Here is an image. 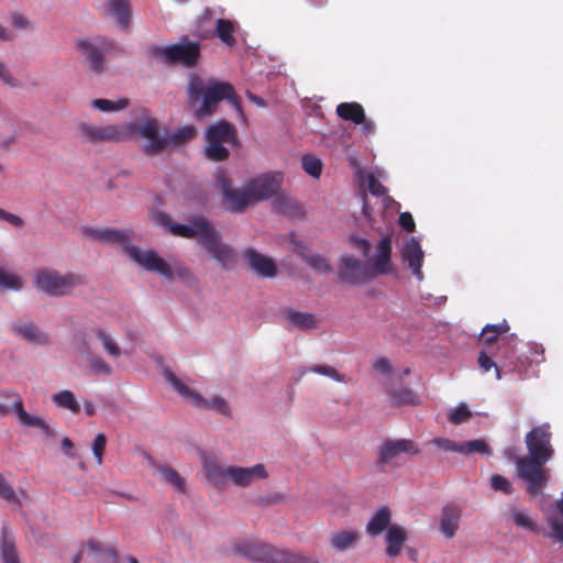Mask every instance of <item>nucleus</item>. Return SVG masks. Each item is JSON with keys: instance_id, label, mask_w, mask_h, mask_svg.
I'll return each mask as SVG.
<instances>
[{"instance_id": "f8f14e48", "label": "nucleus", "mask_w": 563, "mask_h": 563, "mask_svg": "<svg viewBox=\"0 0 563 563\" xmlns=\"http://www.w3.org/2000/svg\"><path fill=\"white\" fill-rule=\"evenodd\" d=\"M217 185L222 194V203L227 210L241 213L251 206L250 194L247 187L234 188L225 173L221 172L217 175Z\"/></svg>"}, {"instance_id": "864d4df0", "label": "nucleus", "mask_w": 563, "mask_h": 563, "mask_svg": "<svg viewBox=\"0 0 563 563\" xmlns=\"http://www.w3.org/2000/svg\"><path fill=\"white\" fill-rule=\"evenodd\" d=\"M107 444V438L103 433H98L92 443V453L98 465L103 462V453Z\"/></svg>"}, {"instance_id": "39448f33", "label": "nucleus", "mask_w": 563, "mask_h": 563, "mask_svg": "<svg viewBox=\"0 0 563 563\" xmlns=\"http://www.w3.org/2000/svg\"><path fill=\"white\" fill-rule=\"evenodd\" d=\"M76 51L82 56L89 70L101 75L107 69L106 56L120 52L115 42L106 36L78 38L75 42Z\"/></svg>"}, {"instance_id": "69168bd1", "label": "nucleus", "mask_w": 563, "mask_h": 563, "mask_svg": "<svg viewBox=\"0 0 563 563\" xmlns=\"http://www.w3.org/2000/svg\"><path fill=\"white\" fill-rule=\"evenodd\" d=\"M118 552L113 548L106 549L101 554L100 563H118Z\"/></svg>"}, {"instance_id": "09e8293b", "label": "nucleus", "mask_w": 563, "mask_h": 563, "mask_svg": "<svg viewBox=\"0 0 563 563\" xmlns=\"http://www.w3.org/2000/svg\"><path fill=\"white\" fill-rule=\"evenodd\" d=\"M89 367L95 375L110 376L112 367L100 356H92L88 360Z\"/></svg>"}, {"instance_id": "0e129e2a", "label": "nucleus", "mask_w": 563, "mask_h": 563, "mask_svg": "<svg viewBox=\"0 0 563 563\" xmlns=\"http://www.w3.org/2000/svg\"><path fill=\"white\" fill-rule=\"evenodd\" d=\"M374 368L383 374H389L391 372V364L388 358L379 357L374 362Z\"/></svg>"}, {"instance_id": "680f3d73", "label": "nucleus", "mask_w": 563, "mask_h": 563, "mask_svg": "<svg viewBox=\"0 0 563 563\" xmlns=\"http://www.w3.org/2000/svg\"><path fill=\"white\" fill-rule=\"evenodd\" d=\"M399 224L406 232H413L416 230L415 220L409 212H402L399 216Z\"/></svg>"}, {"instance_id": "7ed1b4c3", "label": "nucleus", "mask_w": 563, "mask_h": 563, "mask_svg": "<svg viewBox=\"0 0 563 563\" xmlns=\"http://www.w3.org/2000/svg\"><path fill=\"white\" fill-rule=\"evenodd\" d=\"M235 554L253 562L262 563H320L318 560L299 552L277 548L261 541H241L233 544Z\"/></svg>"}, {"instance_id": "f3484780", "label": "nucleus", "mask_w": 563, "mask_h": 563, "mask_svg": "<svg viewBox=\"0 0 563 563\" xmlns=\"http://www.w3.org/2000/svg\"><path fill=\"white\" fill-rule=\"evenodd\" d=\"M246 187L251 203H254L275 196L280 188V180L276 175H262L251 179Z\"/></svg>"}, {"instance_id": "b1692460", "label": "nucleus", "mask_w": 563, "mask_h": 563, "mask_svg": "<svg viewBox=\"0 0 563 563\" xmlns=\"http://www.w3.org/2000/svg\"><path fill=\"white\" fill-rule=\"evenodd\" d=\"M408 538L407 530L399 525H391L386 532V554L396 558L401 553Z\"/></svg>"}, {"instance_id": "4c0bfd02", "label": "nucleus", "mask_w": 563, "mask_h": 563, "mask_svg": "<svg viewBox=\"0 0 563 563\" xmlns=\"http://www.w3.org/2000/svg\"><path fill=\"white\" fill-rule=\"evenodd\" d=\"M234 24L230 20L218 19L216 23L217 36L228 46L232 47L236 44V40L233 35Z\"/></svg>"}, {"instance_id": "423d86ee", "label": "nucleus", "mask_w": 563, "mask_h": 563, "mask_svg": "<svg viewBox=\"0 0 563 563\" xmlns=\"http://www.w3.org/2000/svg\"><path fill=\"white\" fill-rule=\"evenodd\" d=\"M236 142V129L227 120H220L206 130V155L214 162L225 161L230 152L223 144Z\"/></svg>"}, {"instance_id": "f03ea898", "label": "nucleus", "mask_w": 563, "mask_h": 563, "mask_svg": "<svg viewBox=\"0 0 563 563\" xmlns=\"http://www.w3.org/2000/svg\"><path fill=\"white\" fill-rule=\"evenodd\" d=\"M187 95L192 106L200 101V107L196 109L197 118L212 115L218 103L222 100H228L240 110V99L234 87L227 81L210 79L206 84L200 76L191 74L187 86Z\"/></svg>"}, {"instance_id": "3c124183", "label": "nucleus", "mask_w": 563, "mask_h": 563, "mask_svg": "<svg viewBox=\"0 0 563 563\" xmlns=\"http://www.w3.org/2000/svg\"><path fill=\"white\" fill-rule=\"evenodd\" d=\"M478 365L481 369L485 373L489 372L492 368H495L496 378H501V369L500 366L495 362L492 356H489L485 351H482L478 355Z\"/></svg>"}, {"instance_id": "20e7f679", "label": "nucleus", "mask_w": 563, "mask_h": 563, "mask_svg": "<svg viewBox=\"0 0 563 563\" xmlns=\"http://www.w3.org/2000/svg\"><path fill=\"white\" fill-rule=\"evenodd\" d=\"M33 283L37 290L51 297H63L85 285L86 278L78 273L70 272L63 275L55 269L41 268L35 273Z\"/></svg>"}, {"instance_id": "f257e3e1", "label": "nucleus", "mask_w": 563, "mask_h": 563, "mask_svg": "<svg viewBox=\"0 0 563 563\" xmlns=\"http://www.w3.org/2000/svg\"><path fill=\"white\" fill-rule=\"evenodd\" d=\"M84 232L101 244L121 247L131 260L148 272L157 273L166 278H172L174 275L170 265L156 252L143 251L131 245V231L113 228H85Z\"/></svg>"}, {"instance_id": "0eeeda50", "label": "nucleus", "mask_w": 563, "mask_h": 563, "mask_svg": "<svg viewBox=\"0 0 563 563\" xmlns=\"http://www.w3.org/2000/svg\"><path fill=\"white\" fill-rule=\"evenodd\" d=\"M153 54L167 64L192 68L200 59V43L190 41L188 36H181L176 44L153 47Z\"/></svg>"}, {"instance_id": "5701e85b", "label": "nucleus", "mask_w": 563, "mask_h": 563, "mask_svg": "<svg viewBox=\"0 0 563 563\" xmlns=\"http://www.w3.org/2000/svg\"><path fill=\"white\" fill-rule=\"evenodd\" d=\"M402 258L408 264V267L411 269L412 274L417 276L419 279L422 278V261H423V252L419 242L416 239H410L402 251Z\"/></svg>"}, {"instance_id": "338daca9", "label": "nucleus", "mask_w": 563, "mask_h": 563, "mask_svg": "<svg viewBox=\"0 0 563 563\" xmlns=\"http://www.w3.org/2000/svg\"><path fill=\"white\" fill-rule=\"evenodd\" d=\"M354 244L362 251L364 256H367L371 251V244L366 239L354 238Z\"/></svg>"}, {"instance_id": "9d476101", "label": "nucleus", "mask_w": 563, "mask_h": 563, "mask_svg": "<svg viewBox=\"0 0 563 563\" xmlns=\"http://www.w3.org/2000/svg\"><path fill=\"white\" fill-rule=\"evenodd\" d=\"M156 220L159 225L165 227L173 235L185 239H198L201 244L211 228L213 227L205 217H194L189 220V224L176 223L164 212H158Z\"/></svg>"}, {"instance_id": "4d7b16f0", "label": "nucleus", "mask_w": 563, "mask_h": 563, "mask_svg": "<svg viewBox=\"0 0 563 563\" xmlns=\"http://www.w3.org/2000/svg\"><path fill=\"white\" fill-rule=\"evenodd\" d=\"M490 486L494 490L510 494L512 492L511 483L504 476L495 474L490 478Z\"/></svg>"}, {"instance_id": "72a5a7b5", "label": "nucleus", "mask_w": 563, "mask_h": 563, "mask_svg": "<svg viewBox=\"0 0 563 563\" xmlns=\"http://www.w3.org/2000/svg\"><path fill=\"white\" fill-rule=\"evenodd\" d=\"M91 333L101 343L103 350L111 357H119L121 355V349L111 334L102 328L91 329Z\"/></svg>"}, {"instance_id": "a211bd4d", "label": "nucleus", "mask_w": 563, "mask_h": 563, "mask_svg": "<svg viewBox=\"0 0 563 563\" xmlns=\"http://www.w3.org/2000/svg\"><path fill=\"white\" fill-rule=\"evenodd\" d=\"M340 278L351 285H360L371 278L368 268L352 256H344L340 261Z\"/></svg>"}, {"instance_id": "a18cd8bd", "label": "nucleus", "mask_w": 563, "mask_h": 563, "mask_svg": "<svg viewBox=\"0 0 563 563\" xmlns=\"http://www.w3.org/2000/svg\"><path fill=\"white\" fill-rule=\"evenodd\" d=\"M196 135V129L192 125H186L183 128H179L175 133L172 135H168L169 139V145H178L181 143H185L187 141H190Z\"/></svg>"}, {"instance_id": "e2e57ef3", "label": "nucleus", "mask_w": 563, "mask_h": 563, "mask_svg": "<svg viewBox=\"0 0 563 563\" xmlns=\"http://www.w3.org/2000/svg\"><path fill=\"white\" fill-rule=\"evenodd\" d=\"M0 219L9 222L11 225L15 228H22L24 225V221L21 217L10 213L0 208Z\"/></svg>"}, {"instance_id": "a878e982", "label": "nucleus", "mask_w": 563, "mask_h": 563, "mask_svg": "<svg viewBox=\"0 0 563 563\" xmlns=\"http://www.w3.org/2000/svg\"><path fill=\"white\" fill-rule=\"evenodd\" d=\"M391 265V238L383 236L377 245V253L374 258V271L376 274H386Z\"/></svg>"}, {"instance_id": "de8ad7c7", "label": "nucleus", "mask_w": 563, "mask_h": 563, "mask_svg": "<svg viewBox=\"0 0 563 563\" xmlns=\"http://www.w3.org/2000/svg\"><path fill=\"white\" fill-rule=\"evenodd\" d=\"M472 417V412L466 404H460L449 413V421L453 424L466 422Z\"/></svg>"}, {"instance_id": "4468645a", "label": "nucleus", "mask_w": 563, "mask_h": 563, "mask_svg": "<svg viewBox=\"0 0 563 563\" xmlns=\"http://www.w3.org/2000/svg\"><path fill=\"white\" fill-rule=\"evenodd\" d=\"M420 452L418 445L409 439L386 440L377 452V463L384 467L398 460L400 454L417 455Z\"/></svg>"}, {"instance_id": "c756f323", "label": "nucleus", "mask_w": 563, "mask_h": 563, "mask_svg": "<svg viewBox=\"0 0 563 563\" xmlns=\"http://www.w3.org/2000/svg\"><path fill=\"white\" fill-rule=\"evenodd\" d=\"M391 522V511L389 507L382 506L371 518V520L366 525V533L371 537H377L383 531L390 527Z\"/></svg>"}, {"instance_id": "e433bc0d", "label": "nucleus", "mask_w": 563, "mask_h": 563, "mask_svg": "<svg viewBox=\"0 0 563 563\" xmlns=\"http://www.w3.org/2000/svg\"><path fill=\"white\" fill-rule=\"evenodd\" d=\"M52 399H53L54 404L59 408L68 409L73 413H79V411H80V406H79L74 393L70 390L65 389L57 394H54Z\"/></svg>"}, {"instance_id": "052dcab7", "label": "nucleus", "mask_w": 563, "mask_h": 563, "mask_svg": "<svg viewBox=\"0 0 563 563\" xmlns=\"http://www.w3.org/2000/svg\"><path fill=\"white\" fill-rule=\"evenodd\" d=\"M0 79L10 87H19V81L12 76L7 65L0 62Z\"/></svg>"}, {"instance_id": "cd10ccee", "label": "nucleus", "mask_w": 563, "mask_h": 563, "mask_svg": "<svg viewBox=\"0 0 563 563\" xmlns=\"http://www.w3.org/2000/svg\"><path fill=\"white\" fill-rule=\"evenodd\" d=\"M0 558L2 563H21L14 537L7 527L1 532Z\"/></svg>"}, {"instance_id": "a19ab883", "label": "nucleus", "mask_w": 563, "mask_h": 563, "mask_svg": "<svg viewBox=\"0 0 563 563\" xmlns=\"http://www.w3.org/2000/svg\"><path fill=\"white\" fill-rule=\"evenodd\" d=\"M459 453L468 455L473 453L490 454V448L483 439L466 441L460 444Z\"/></svg>"}, {"instance_id": "9b49d317", "label": "nucleus", "mask_w": 563, "mask_h": 563, "mask_svg": "<svg viewBox=\"0 0 563 563\" xmlns=\"http://www.w3.org/2000/svg\"><path fill=\"white\" fill-rule=\"evenodd\" d=\"M164 375L178 394L190 399L197 407L209 408L221 415L230 416V407L223 397L214 396L210 399H206L187 387L172 371L166 369Z\"/></svg>"}, {"instance_id": "c03bdc74", "label": "nucleus", "mask_w": 563, "mask_h": 563, "mask_svg": "<svg viewBox=\"0 0 563 563\" xmlns=\"http://www.w3.org/2000/svg\"><path fill=\"white\" fill-rule=\"evenodd\" d=\"M303 170L313 178H319L322 173L323 164L321 159L313 155H305L301 158Z\"/></svg>"}, {"instance_id": "ddd939ff", "label": "nucleus", "mask_w": 563, "mask_h": 563, "mask_svg": "<svg viewBox=\"0 0 563 563\" xmlns=\"http://www.w3.org/2000/svg\"><path fill=\"white\" fill-rule=\"evenodd\" d=\"M552 433L548 423L534 427L526 435V444L529 452V457L548 462L554 450L551 445Z\"/></svg>"}, {"instance_id": "6e6552de", "label": "nucleus", "mask_w": 563, "mask_h": 563, "mask_svg": "<svg viewBox=\"0 0 563 563\" xmlns=\"http://www.w3.org/2000/svg\"><path fill=\"white\" fill-rule=\"evenodd\" d=\"M545 463L529 456L516 459L518 477L526 482L528 492L531 495L542 494L543 489L548 486L550 470L545 467Z\"/></svg>"}, {"instance_id": "49530a36", "label": "nucleus", "mask_w": 563, "mask_h": 563, "mask_svg": "<svg viewBox=\"0 0 563 563\" xmlns=\"http://www.w3.org/2000/svg\"><path fill=\"white\" fill-rule=\"evenodd\" d=\"M303 261L318 273H328L331 271V266L328 261L319 254H303Z\"/></svg>"}, {"instance_id": "f704fd0d", "label": "nucleus", "mask_w": 563, "mask_h": 563, "mask_svg": "<svg viewBox=\"0 0 563 563\" xmlns=\"http://www.w3.org/2000/svg\"><path fill=\"white\" fill-rule=\"evenodd\" d=\"M360 539L357 531L345 530L334 533L331 538L332 547L338 551H345L353 548Z\"/></svg>"}, {"instance_id": "aec40b11", "label": "nucleus", "mask_w": 563, "mask_h": 563, "mask_svg": "<svg viewBox=\"0 0 563 563\" xmlns=\"http://www.w3.org/2000/svg\"><path fill=\"white\" fill-rule=\"evenodd\" d=\"M267 476L263 464H255L251 467L228 466V481L236 486L247 487L255 479H264Z\"/></svg>"}, {"instance_id": "2eb2a0df", "label": "nucleus", "mask_w": 563, "mask_h": 563, "mask_svg": "<svg viewBox=\"0 0 563 563\" xmlns=\"http://www.w3.org/2000/svg\"><path fill=\"white\" fill-rule=\"evenodd\" d=\"M80 132L87 142H122L128 139V132L124 125H91L80 124Z\"/></svg>"}, {"instance_id": "58836bf2", "label": "nucleus", "mask_w": 563, "mask_h": 563, "mask_svg": "<svg viewBox=\"0 0 563 563\" xmlns=\"http://www.w3.org/2000/svg\"><path fill=\"white\" fill-rule=\"evenodd\" d=\"M23 279L21 276L0 267V289L1 290H21Z\"/></svg>"}, {"instance_id": "ea45409f", "label": "nucleus", "mask_w": 563, "mask_h": 563, "mask_svg": "<svg viewBox=\"0 0 563 563\" xmlns=\"http://www.w3.org/2000/svg\"><path fill=\"white\" fill-rule=\"evenodd\" d=\"M156 468L167 483L173 485L178 492H185V481L176 470L166 465H157Z\"/></svg>"}, {"instance_id": "c9c22d12", "label": "nucleus", "mask_w": 563, "mask_h": 563, "mask_svg": "<svg viewBox=\"0 0 563 563\" xmlns=\"http://www.w3.org/2000/svg\"><path fill=\"white\" fill-rule=\"evenodd\" d=\"M509 329L510 327L506 321L498 324H486L483 328L481 340L484 345L490 346L497 341L499 335L508 332Z\"/></svg>"}, {"instance_id": "774afa93", "label": "nucleus", "mask_w": 563, "mask_h": 563, "mask_svg": "<svg viewBox=\"0 0 563 563\" xmlns=\"http://www.w3.org/2000/svg\"><path fill=\"white\" fill-rule=\"evenodd\" d=\"M13 411L15 412L19 421L22 418H25V416H26V411L24 409L23 401H22V399L20 397H18L16 400L14 401V404H13Z\"/></svg>"}, {"instance_id": "8fccbe9b", "label": "nucleus", "mask_w": 563, "mask_h": 563, "mask_svg": "<svg viewBox=\"0 0 563 563\" xmlns=\"http://www.w3.org/2000/svg\"><path fill=\"white\" fill-rule=\"evenodd\" d=\"M308 371L319 375L328 376L336 382H346L344 374L339 373L334 367L329 365H313Z\"/></svg>"}, {"instance_id": "7c9ffc66", "label": "nucleus", "mask_w": 563, "mask_h": 563, "mask_svg": "<svg viewBox=\"0 0 563 563\" xmlns=\"http://www.w3.org/2000/svg\"><path fill=\"white\" fill-rule=\"evenodd\" d=\"M336 114L345 121L361 124L365 119V111L357 102H342L336 107Z\"/></svg>"}, {"instance_id": "4be33fe9", "label": "nucleus", "mask_w": 563, "mask_h": 563, "mask_svg": "<svg viewBox=\"0 0 563 563\" xmlns=\"http://www.w3.org/2000/svg\"><path fill=\"white\" fill-rule=\"evenodd\" d=\"M461 508L455 504H448L442 509L440 530L448 539H452L460 526Z\"/></svg>"}, {"instance_id": "37998d69", "label": "nucleus", "mask_w": 563, "mask_h": 563, "mask_svg": "<svg viewBox=\"0 0 563 563\" xmlns=\"http://www.w3.org/2000/svg\"><path fill=\"white\" fill-rule=\"evenodd\" d=\"M20 423L25 427H34L41 429L47 437L54 438L56 432L52 429L44 419L38 416H33L26 412L25 418L20 420Z\"/></svg>"}, {"instance_id": "393cba45", "label": "nucleus", "mask_w": 563, "mask_h": 563, "mask_svg": "<svg viewBox=\"0 0 563 563\" xmlns=\"http://www.w3.org/2000/svg\"><path fill=\"white\" fill-rule=\"evenodd\" d=\"M288 323L299 330L307 331L318 327V318L311 312H302L292 308L283 311Z\"/></svg>"}, {"instance_id": "13d9d810", "label": "nucleus", "mask_w": 563, "mask_h": 563, "mask_svg": "<svg viewBox=\"0 0 563 563\" xmlns=\"http://www.w3.org/2000/svg\"><path fill=\"white\" fill-rule=\"evenodd\" d=\"M366 180L368 190L373 196L380 197L387 192V189L373 174H368Z\"/></svg>"}, {"instance_id": "412c9836", "label": "nucleus", "mask_w": 563, "mask_h": 563, "mask_svg": "<svg viewBox=\"0 0 563 563\" xmlns=\"http://www.w3.org/2000/svg\"><path fill=\"white\" fill-rule=\"evenodd\" d=\"M244 257L251 268L262 277H274L277 273V267L274 261L256 250L250 247L244 252Z\"/></svg>"}, {"instance_id": "2f4dec72", "label": "nucleus", "mask_w": 563, "mask_h": 563, "mask_svg": "<svg viewBox=\"0 0 563 563\" xmlns=\"http://www.w3.org/2000/svg\"><path fill=\"white\" fill-rule=\"evenodd\" d=\"M386 393L388 394L391 404L395 406H415L419 404V397L408 387L391 389L386 386Z\"/></svg>"}, {"instance_id": "5fc2aeb1", "label": "nucleus", "mask_w": 563, "mask_h": 563, "mask_svg": "<svg viewBox=\"0 0 563 563\" xmlns=\"http://www.w3.org/2000/svg\"><path fill=\"white\" fill-rule=\"evenodd\" d=\"M548 522L552 529V532L548 536L563 542V518L552 515L548 518Z\"/></svg>"}, {"instance_id": "79ce46f5", "label": "nucleus", "mask_w": 563, "mask_h": 563, "mask_svg": "<svg viewBox=\"0 0 563 563\" xmlns=\"http://www.w3.org/2000/svg\"><path fill=\"white\" fill-rule=\"evenodd\" d=\"M91 106L102 112H114L125 109L129 106V99L121 98L118 101H111L108 99H95Z\"/></svg>"}, {"instance_id": "dca6fc26", "label": "nucleus", "mask_w": 563, "mask_h": 563, "mask_svg": "<svg viewBox=\"0 0 563 563\" xmlns=\"http://www.w3.org/2000/svg\"><path fill=\"white\" fill-rule=\"evenodd\" d=\"M201 245L223 267H228L236 260L234 250L221 242V236L214 227L211 228Z\"/></svg>"}, {"instance_id": "603ef678", "label": "nucleus", "mask_w": 563, "mask_h": 563, "mask_svg": "<svg viewBox=\"0 0 563 563\" xmlns=\"http://www.w3.org/2000/svg\"><path fill=\"white\" fill-rule=\"evenodd\" d=\"M0 497L9 503L19 504L20 500L12 485L8 483L3 474L0 473Z\"/></svg>"}, {"instance_id": "6ab92c4d", "label": "nucleus", "mask_w": 563, "mask_h": 563, "mask_svg": "<svg viewBox=\"0 0 563 563\" xmlns=\"http://www.w3.org/2000/svg\"><path fill=\"white\" fill-rule=\"evenodd\" d=\"M103 10L106 15L113 19L123 32L130 31L132 23V5L130 0H104Z\"/></svg>"}, {"instance_id": "c85d7f7f", "label": "nucleus", "mask_w": 563, "mask_h": 563, "mask_svg": "<svg viewBox=\"0 0 563 563\" xmlns=\"http://www.w3.org/2000/svg\"><path fill=\"white\" fill-rule=\"evenodd\" d=\"M11 329L16 335L32 343L47 344L49 341L48 335L42 332L33 322L13 323Z\"/></svg>"}, {"instance_id": "bb28decb", "label": "nucleus", "mask_w": 563, "mask_h": 563, "mask_svg": "<svg viewBox=\"0 0 563 563\" xmlns=\"http://www.w3.org/2000/svg\"><path fill=\"white\" fill-rule=\"evenodd\" d=\"M203 470L208 481L217 488H223L228 481V467H223L216 457L203 460Z\"/></svg>"}, {"instance_id": "1a4fd4ad", "label": "nucleus", "mask_w": 563, "mask_h": 563, "mask_svg": "<svg viewBox=\"0 0 563 563\" xmlns=\"http://www.w3.org/2000/svg\"><path fill=\"white\" fill-rule=\"evenodd\" d=\"M125 126L128 137L132 134H137L147 142L142 146V151L147 156H156L163 153L169 145L168 134L162 135L159 131L158 121L153 118H147L143 123H130Z\"/></svg>"}, {"instance_id": "6e6d98bb", "label": "nucleus", "mask_w": 563, "mask_h": 563, "mask_svg": "<svg viewBox=\"0 0 563 563\" xmlns=\"http://www.w3.org/2000/svg\"><path fill=\"white\" fill-rule=\"evenodd\" d=\"M511 517L518 527L528 529L533 532L539 531L537 525L526 514L518 510H514Z\"/></svg>"}, {"instance_id": "bf43d9fd", "label": "nucleus", "mask_w": 563, "mask_h": 563, "mask_svg": "<svg viewBox=\"0 0 563 563\" xmlns=\"http://www.w3.org/2000/svg\"><path fill=\"white\" fill-rule=\"evenodd\" d=\"M432 444H434L437 448L444 452H457L459 453V446L460 444L446 439V438H434L431 441Z\"/></svg>"}, {"instance_id": "473e14b6", "label": "nucleus", "mask_w": 563, "mask_h": 563, "mask_svg": "<svg viewBox=\"0 0 563 563\" xmlns=\"http://www.w3.org/2000/svg\"><path fill=\"white\" fill-rule=\"evenodd\" d=\"M276 211L287 217H299L303 214L302 207L291 198L278 195L273 201Z\"/></svg>"}]
</instances>
